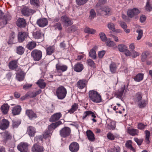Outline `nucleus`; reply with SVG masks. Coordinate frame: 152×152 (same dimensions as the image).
<instances>
[{"label":"nucleus","instance_id":"1","mask_svg":"<svg viewBox=\"0 0 152 152\" xmlns=\"http://www.w3.org/2000/svg\"><path fill=\"white\" fill-rule=\"evenodd\" d=\"M88 95L90 100L94 102L98 103L102 101L101 95L96 91L93 90L89 91Z\"/></svg>","mask_w":152,"mask_h":152},{"label":"nucleus","instance_id":"2","mask_svg":"<svg viewBox=\"0 0 152 152\" xmlns=\"http://www.w3.org/2000/svg\"><path fill=\"white\" fill-rule=\"evenodd\" d=\"M66 89L63 86L58 88L56 91V95L58 99L62 100L66 97L67 94Z\"/></svg>","mask_w":152,"mask_h":152},{"label":"nucleus","instance_id":"3","mask_svg":"<svg viewBox=\"0 0 152 152\" xmlns=\"http://www.w3.org/2000/svg\"><path fill=\"white\" fill-rule=\"evenodd\" d=\"M56 71L59 76L62 75V72L66 71L68 69V66L62 64L58 63L56 65Z\"/></svg>","mask_w":152,"mask_h":152},{"label":"nucleus","instance_id":"4","mask_svg":"<svg viewBox=\"0 0 152 152\" xmlns=\"http://www.w3.org/2000/svg\"><path fill=\"white\" fill-rule=\"evenodd\" d=\"M31 54L33 59L36 61L40 60L42 56V52L41 50L37 49L33 50L31 52Z\"/></svg>","mask_w":152,"mask_h":152},{"label":"nucleus","instance_id":"5","mask_svg":"<svg viewBox=\"0 0 152 152\" xmlns=\"http://www.w3.org/2000/svg\"><path fill=\"white\" fill-rule=\"evenodd\" d=\"M71 133L70 128L67 127H64L60 131L61 136L63 138H65L69 136Z\"/></svg>","mask_w":152,"mask_h":152},{"label":"nucleus","instance_id":"6","mask_svg":"<svg viewBox=\"0 0 152 152\" xmlns=\"http://www.w3.org/2000/svg\"><path fill=\"white\" fill-rule=\"evenodd\" d=\"M61 20L66 26H68L73 24V21L66 15L62 16L61 18Z\"/></svg>","mask_w":152,"mask_h":152},{"label":"nucleus","instance_id":"7","mask_svg":"<svg viewBox=\"0 0 152 152\" xmlns=\"http://www.w3.org/2000/svg\"><path fill=\"white\" fill-rule=\"evenodd\" d=\"M140 12V11L138 9L134 8L132 9L129 10L127 12V15L128 17L132 18L134 16L138 15Z\"/></svg>","mask_w":152,"mask_h":152},{"label":"nucleus","instance_id":"8","mask_svg":"<svg viewBox=\"0 0 152 152\" xmlns=\"http://www.w3.org/2000/svg\"><path fill=\"white\" fill-rule=\"evenodd\" d=\"M28 145L24 142H21L17 146L18 149L21 152H28Z\"/></svg>","mask_w":152,"mask_h":152},{"label":"nucleus","instance_id":"9","mask_svg":"<svg viewBox=\"0 0 152 152\" xmlns=\"http://www.w3.org/2000/svg\"><path fill=\"white\" fill-rule=\"evenodd\" d=\"M69 148L70 151L72 152H77L79 150V145L77 142H73L69 145Z\"/></svg>","mask_w":152,"mask_h":152},{"label":"nucleus","instance_id":"10","mask_svg":"<svg viewBox=\"0 0 152 152\" xmlns=\"http://www.w3.org/2000/svg\"><path fill=\"white\" fill-rule=\"evenodd\" d=\"M48 21L47 18H42L38 19L37 22L38 25L41 27H43L48 25Z\"/></svg>","mask_w":152,"mask_h":152},{"label":"nucleus","instance_id":"11","mask_svg":"<svg viewBox=\"0 0 152 152\" xmlns=\"http://www.w3.org/2000/svg\"><path fill=\"white\" fill-rule=\"evenodd\" d=\"M22 14L25 16H29L35 12V10L30 9L27 7H25L23 8L21 11Z\"/></svg>","mask_w":152,"mask_h":152},{"label":"nucleus","instance_id":"12","mask_svg":"<svg viewBox=\"0 0 152 152\" xmlns=\"http://www.w3.org/2000/svg\"><path fill=\"white\" fill-rule=\"evenodd\" d=\"M11 16L9 14L4 15L2 18V22L0 23V28L4 27V26L7 24V21L11 19Z\"/></svg>","mask_w":152,"mask_h":152},{"label":"nucleus","instance_id":"13","mask_svg":"<svg viewBox=\"0 0 152 152\" xmlns=\"http://www.w3.org/2000/svg\"><path fill=\"white\" fill-rule=\"evenodd\" d=\"M31 150L33 152H43L44 148L41 146L35 144L32 146Z\"/></svg>","mask_w":152,"mask_h":152},{"label":"nucleus","instance_id":"14","mask_svg":"<svg viewBox=\"0 0 152 152\" xmlns=\"http://www.w3.org/2000/svg\"><path fill=\"white\" fill-rule=\"evenodd\" d=\"M26 114L30 119H32L37 117V115L32 110H26Z\"/></svg>","mask_w":152,"mask_h":152},{"label":"nucleus","instance_id":"15","mask_svg":"<svg viewBox=\"0 0 152 152\" xmlns=\"http://www.w3.org/2000/svg\"><path fill=\"white\" fill-rule=\"evenodd\" d=\"M27 35L26 32H19L18 35V40L19 42H22L27 37Z\"/></svg>","mask_w":152,"mask_h":152},{"label":"nucleus","instance_id":"16","mask_svg":"<svg viewBox=\"0 0 152 152\" xmlns=\"http://www.w3.org/2000/svg\"><path fill=\"white\" fill-rule=\"evenodd\" d=\"M25 75L23 72L20 70L16 73V78L18 81H21L23 80Z\"/></svg>","mask_w":152,"mask_h":152},{"label":"nucleus","instance_id":"17","mask_svg":"<svg viewBox=\"0 0 152 152\" xmlns=\"http://www.w3.org/2000/svg\"><path fill=\"white\" fill-rule=\"evenodd\" d=\"M9 122L7 119H3L0 124V129L2 130L7 129L9 126Z\"/></svg>","mask_w":152,"mask_h":152},{"label":"nucleus","instance_id":"18","mask_svg":"<svg viewBox=\"0 0 152 152\" xmlns=\"http://www.w3.org/2000/svg\"><path fill=\"white\" fill-rule=\"evenodd\" d=\"M125 87H122L118 90L116 91L115 93V95L117 98L122 99L121 98L123 95Z\"/></svg>","mask_w":152,"mask_h":152},{"label":"nucleus","instance_id":"19","mask_svg":"<svg viewBox=\"0 0 152 152\" xmlns=\"http://www.w3.org/2000/svg\"><path fill=\"white\" fill-rule=\"evenodd\" d=\"M121 148L118 145H115L112 147L109 148L107 152H120Z\"/></svg>","mask_w":152,"mask_h":152},{"label":"nucleus","instance_id":"20","mask_svg":"<svg viewBox=\"0 0 152 152\" xmlns=\"http://www.w3.org/2000/svg\"><path fill=\"white\" fill-rule=\"evenodd\" d=\"M83 69L84 66L80 62L76 63L74 67V71L77 72H81Z\"/></svg>","mask_w":152,"mask_h":152},{"label":"nucleus","instance_id":"21","mask_svg":"<svg viewBox=\"0 0 152 152\" xmlns=\"http://www.w3.org/2000/svg\"><path fill=\"white\" fill-rule=\"evenodd\" d=\"M87 84V82L85 80H81L78 81L77 83V86L80 89H83L85 87Z\"/></svg>","mask_w":152,"mask_h":152},{"label":"nucleus","instance_id":"22","mask_svg":"<svg viewBox=\"0 0 152 152\" xmlns=\"http://www.w3.org/2000/svg\"><path fill=\"white\" fill-rule=\"evenodd\" d=\"M3 141L6 142L7 141L11 139V136L10 134L7 131H5L1 133Z\"/></svg>","mask_w":152,"mask_h":152},{"label":"nucleus","instance_id":"23","mask_svg":"<svg viewBox=\"0 0 152 152\" xmlns=\"http://www.w3.org/2000/svg\"><path fill=\"white\" fill-rule=\"evenodd\" d=\"M107 128L109 129L113 130L115 128V123L114 121L110 120H108L106 122Z\"/></svg>","mask_w":152,"mask_h":152},{"label":"nucleus","instance_id":"24","mask_svg":"<svg viewBox=\"0 0 152 152\" xmlns=\"http://www.w3.org/2000/svg\"><path fill=\"white\" fill-rule=\"evenodd\" d=\"M61 116V114L60 113H56L51 116L50 119V121L52 122L56 121L58 120Z\"/></svg>","mask_w":152,"mask_h":152},{"label":"nucleus","instance_id":"25","mask_svg":"<svg viewBox=\"0 0 152 152\" xmlns=\"http://www.w3.org/2000/svg\"><path fill=\"white\" fill-rule=\"evenodd\" d=\"M9 66L10 69L14 70L17 68L18 66V60H14L10 62L9 64Z\"/></svg>","mask_w":152,"mask_h":152},{"label":"nucleus","instance_id":"26","mask_svg":"<svg viewBox=\"0 0 152 152\" xmlns=\"http://www.w3.org/2000/svg\"><path fill=\"white\" fill-rule=\"evenodd\" d=\"M10 108V106L7 104H4L1 107L0 109L4 114H6L8 113Z\"/></svg>","mask_w":152,"mask_h":152},{"label":"nucleus","instance_id":"27","mask_svg":"<svg viewBox=\"0 0 152 152\" xmlns=\"http://www.w3.org/2000/svg\"><path fill=\"white\" fill-rule=\"evenodd\" d=\"M17 26L20 27H24L26 25L25 20L23 18H19L17 20L16 23Z\"/></svg>","mask_w":152,"mask_h":152},{"label":"nucleus","instance_id":"28","mask_svg":"<svg viewBox=\"0 0 152 152\" xmlns=\"http://www.w3.org/2000/svg\"><path fill=\"white\" fill-rule=\"evenodd\" d=\"M21 110V108L20 106L18 105L13 107L12 109V113L14 115L19 114Z\"/></svg>","mask_w":152,"mask_h":152},{"label":"nucleus","instance_id":"29","mask_svg":"<svg viewBox=\"0 0 152 152\" xmlns=\"http://www.w3.org/2000/svg\"><path fill=\"white\" fill-rule=\"evenodd\" d=\"M27 132L29 136L34 137L36 132L34 127L30 126L28 127Z\"/></svg>","mask_w":152,"mask_h":152},{"label":"nucleus","instance_id":"30","mask_svg":"<svg viewBox=\"0 0 152 152\" xmlns=\"http://www.w3.org/2000/svg\"><path fill=\"white\" fill-rule=\"evenodd\" d=\"M15 42L16 38L15 33L14 32H12L11 34L8 43L9 45H11L12 44L15 43Z\"/></svg>","mask_w":152,"mask_h":152},{"label":"nucleus","instance_id":"31","mask_svg":"<svg viewBox=\"0 0 152 152\" xmlns=\"http://www.w3.org/2000/svg\"><path fill=\"white\" fill-rule=\"evenodd\" d=\"M43 34H42L40 30H38L34 32L33 33V36L34 38L39 39H41Z\"/></svg>","mask_w":152,"mask_h":152},{"label":"nucleus","instance_id":"32","mask_svg":"<svg viewBox=\"0 0 152 152\" xmlns=\"http://www.w3.org/2000/svg\"><path fill=\"white\" fill-rule=\"evenodd\" d=\"M37 45L35 42L32 41L28 42L26 45V47L29 50H32L35 48Z\"/></svg>","mask_w":152,"mask_h":152},{"label":"nucleus","instance_id":"33","mask_svg":"<svg viewBox=\"0 0 152 152\" xmlns=\"http://www.w3.org/2000/svg\"><path fill=\"white\" fill-rule=\"evenodd\" d=\"M119 24L120 26L126 33L128 34L130 32V29H127V26L125 22L120 21L119 22Z\"/></svg>","mask_w":152,"mask_h":152},{"label":"nucleus","instance_id":"34","mask_svg":"<svg viewBox=\"0 0 152 152\" xmlns=\"http://www.w3.org/2000/svg\"><path fill=\"white\" fill-rule=\"evenodd\" d=\"M86 134L89 140L91 141H94L95 139L94 134L93 132L90 130H88L86 132Z\"/></svg>","mask_w":152,"mask_h":152},{"label":"nucleus","instance_id":"35","mask_svg":"<svg viewBox=\"0 0 152 152\" xmlns=\"http://www.w3.org/2000/svg\"><path fill=\"white\" fill-rule=\"evenodd\" d=\"M61 123H62L60 121H59L54 123H52L48 126V130H50V131H51L54 129L57 126L61 124Z\"/></svg>","mask_w":152,"mask_h":152},{"label":"nucleus","instance_id":"36","mask_svg":"<svg viewBox=\"0 0 152 152\" xmlns=\"http://www.w3.org/2000/svg\"><path fill=\"white\" fill-rule=\"evenodd\" d=\"M128 133L132 136L138 135L139 133L138 130L137 129L133 128H129L128 129Z\"/></svg>","mask_w":152,"mask_h":152},{"label":"nucleus","instance_id":"37","mask_svg":"<svg viewBox=\"0 0 152 152\" xmlns=\"http://www.w3.org/2000/svg\"><path fill=\"white\" fill-rule=\"evenodd\" d=\"M145 8V10L148 12H150L152 11V5L150 0H147Z\"/></svg>","mask_w":152,"mask_h":152},{"label":"nucleus","instance_id":"38","mask_svg":"<svg viewBox=\"0 0 152 152\" xmlns=\"http://www.w3.org/2000/svg\"><path fill=\"white\" fill-rule=\"evenodd\" d=\"M36 84L42 89L44 88L46 86V83L44 82V80L42 79L38 80Z\"/></svg>","mask_w":152,"mask_h":152},{"label":"nucleus","instance_id":"39","mask_svg":"<svg viewBox=\"0 0 152 152\" xmlns=\"http://www.w3.org/2000/svg\"><path fill=\"white\" fill-rule=\"evenodd\" d=\"M25 51L24 48L22 46H18L16 47V52L18 54H23Z\"/></svg>","mask_w":152,"mask_h":152},{"label":"nucleus","instance_id":"40","mask_svg":"<svg viewBox=\"0 0 152 152\" xmlns=\"http://www.w3.org/2000/svg\"><path fill=\"white\" fill-rule=\"evenodd\" d=\"M95 47L91 49L89 53V56L93 59H95L96 58V53L95 50Z\"/></svg>","mask_w":152,"mask_h":152},{"label":"nucleus","instance_id":"41","mask_svg":"<svg viewBox=\"0 0 152 152\" xmlns=\"http://www.w3.org/2000/svg\"><path fill=\"white\" fill-rule=\"evenodd\" d=\"M55 49L53 46H50L47 47L46 49L47 54V55H50L54 53Z\"/></svg>","mask_w":152,"mask_h":152},{"label":"nucleus","instance_id":"42","mask_svg":"<svg viewBox=\"0 0 152 152\" xmlns=\"http://www.w3.org/2000/svg\"><path fill=\"white\" fill-rule=\"evenodd\" d=\"M78 108V105L77 104L74 103L72 105L71 108L68 110V112L72 114L74 113L76 111Z\"/></svg>","mask_w":152,"mask_h":152},{"label":"nucleus","instance_id":"43","mask_svg":"<svg viewBox=\"0 0 152 152\" xmlns=\"http://www.w3.org/2000/svg\"><path fill=\"white\" fill-rule=\"evenodd\" d=\"M150 54V52L148 51H145L143 52L141 55V60L142 62H144Z\"/></svg>","mask_w":152,"mask_h":152},{"label":"nucleus","instance_id":"44","mask_svg":"<svg viewBox=\"0 0 152 152\" xmlns=\"http://www.w3.org/2000/svg\"><path fill=\"white\" fill-rule=\"evenodd\" d=\"M110 70L112 73H115L117 69L116 64L114 62H112L110 65Z\"/></svg>","mask_w":152,"mask_h":152},{"label":"nucleus","instance_id":"45","mask_svg":"<svg viewBox=\"0 0 152 152\" xmlns=\"http://www.w3.org/2000/svg\"><path fill=\"white\" fill-rule=\"evenodd\" d=\"M143 78V74L141 73H139L135 76L134 79V80L137 82H140L142 80Z\"/></svg>","mask_w":152,"mask_h":152},{"label":"nucleus","instance_id":"46","mask_svg":"<svg viewBox=\"0 0 152 152\" xmlns=\"http://www.w3.org/2000/svg\"><path fill=\"white\" fill-rule=\"evenodd\" d=\"M84 31L85 33L89 34H94L95 33L96 31L95 30L90 28L87 27L85 28Z\"/></svg>","mask_w":152,"mask_h":152},{"label":"nucleus","instance_id":"47","mask_svg":"<svg viewBox=\"0 0 152 152\" xmlns=\"http://www.w3.org/2000/svg\"><path fill=\"white\" fill-rule=\"evenodd\" d=\"M145 142L148 144L150 142L149 138L150 136V133L149 131L145 130Z\"/></svg>","mask_w":152,"mask_h":152},{"label":"nucleus","instance_id":"48","mask_svg":"<svg viewBox=\"0 0 152 152\" xmlns=\"http://www.w3.org/2000/svg\"><path fill=\"white\" fill-rule=\"evenodd\" d=\"M119 50L121 52H124L126 50L127 47L126 45L123 44L119 45L118 46Z\"/></svg>","mask_w":152,"mask_h":152},{"label":"nucleus","instance_id":"49","mask_svg":"<svg viewBox=\"0 0 152 152\" xmlns=\"http://www.w3.org/2000/svg\"><path fill=\"white\" fill-rule=\"evenodd\" d=\"M146 101L143 100L138 102V106L140 108H143L146 106Z\"/></svg>","mask_w":152,"mask_h":152},{"label":"nucleus","instance_id":"50","mask_svg":"<svg viewBox=\"0 0 152 152\" xmlns=\"http://www.w3.org/2000/svg\"><path fill=\"white\" fill-rule=\"evenodd\" d=\"M132 141L129 140L127 141L125 144L126 146L128 148L132 151L134 152L135 151V150L134 149L132 145Z\"/></svg>","mask_w":152,"mask_h":152},{"label":"nucleus","instance_id":"51","mask_svg":"<svg viewBox=\"0 0 152 152\" xmlns=\"http://www.w3.org/2000/svg\"><path fill=\"white\" fill-rule=\"evenodd\" d=\"M100 9L103 11L105 12V15H108L110 14L111 10L108 7H106L104 8H100Z\"/></svg>","mask_w":152,"mask_h":152},{"label":"nucleus","instance_id":"52","mask_svg":"<svg viewBox=\"0 0 152 152\" xmlns=\"http://www.w3.org/2000/svg\"><path fill=\"white\" fill-rule=\"evenodd\" d=\"M87 62L88 65L91 68H95V64L93 61L91 59H88Z\"/></svg>","mask_w":152,"mask_h":152},{"label":"nucleus","instance_id":"53","mask_svg":"<svg viewBox=\"0 0 152 152\" xmlns=\"http://www.w3.org/2000/svg\"><path fill=\"white\" fill-rule=\"evenodd\" d=\"M106 44L107 45L110 47H115L116 45L112 41H111L110 39H107L106 41Z\"/></svg>","mask_w":152,"mask_h":152},{"label":"nucleus","instance_id":"54","mask_svg":"<svg viewBox=\"0 0 152 152\" xmlns=\"http://www.w3.org/2000/svg\"><path fill=\"white\" fill-rule=\"evenodd\" d=\"M142 98V95L140 93H137L136 94L134 98L135 101L136 102H139L141 100Z\"/></svg>","mask_w":152,"mask_h":152},{"label":"nucleus","instance_id":"55","mask_svg":"<svg viewBox=\"0 0 152 152\" xmlns=\"http://www.w3.org/2000/svg\"><path fill=\"white\" fill-rule=\"evenodd\" d=\"M96 16V13L93 9H92L90 12V15L89 18L91 20L93 19Z\"/></svg>","mask_w":152,"mask_h":152},{"label":"nucleus","instance_id":"56","mask_svg":"<svg viewBox=\"0 0 152 152\" xmlns=\"http://www.w3.org/2000/svg\"><path fill=\"white\" fill-rule=\"evenodd\" d=\"M51 132H52L50 131V130H48H48H46L43 134V137L45 139L50 137L51 134Z\"/></svg>","mask_w":152,"mask_h":152},{"label":"nucleus","instance_id":"57","mask_svg":"<svg viewBox=\"0 0 152 152\" xmlns=\"http://www.w3.org/2000/svg\"><path fill=\"white\" fill-rule=\"evenodd\" d=\"M136 32L138 33V35L137 37V40H140L142 37L143 35V31L141 29H137Z\"/></svg>","mask_w":152,"mask_h":152},{"label":"nucleus","instance_id":"58","mask_svg":"<svg viewBox=\"0 0 152 152\" xmlns=\"http://www.w3.org/2000/svg\"><path fill=\"white\" fill-rule=\"evenodd\" d=\"M76 30V27L74 26H72L69 27L66 30V32L68 33H70L71 32H74Z\"/></svg>","mask_w":152,"mask_h":152},{"label":"nucleus","instance_id":"59","mask_svg":"<svg viewBox=\"0 0 152 152\" xmlns=\"http://www.w3.org/2000/svg\"><path fill=\"white\" fill-rule=\"evenodd\" d=\"M88 0H76L77 4L78 5H81L86 4Z\"/></svg>","mask_w":152,"mask_h":152},{"label":"nucleus","instance_id":"60","mask_svg":"<svg viewBox=\"0 0 152 152\" xmlns=\"http://www.w3.org/2000/svg\"><path fill=\"white\" fill-rule=\"evenodd\" d=\"M106 0H99L98 3L96 4V6L97 7H101L102 5L104 4L106 2Z\"/></svg>","mask_w":152,"mask_h":152},{"label":"nucleus","instance_id":"61","mask_svg":"<svg viewBox=\"0 0 152 152\" xmlns=\"http://www.w3.org/2000/svg\"><path fill=\"white\" fill-rule=\"evenodd\" d=\"M99 36L100 37L101 40L104 42L106 41L107 40V37L105 34L103 32H101L99 34Z\"/></svg>","mask_w":152,"mask_h":152},{"label":"nucleus","instance_id":"62","mask_svg":"<svg viewBox=\"0 0 152 152\" xmlns=\"http://www.w3.org/2000/svg\"><path fill=\"white\" fill-rule=\"evenodd\" d=\"M37 96L35 92H29L27 93L26 94V97H34Z\"/></svg>","mask_w":152,"mask_h":152},{"label":"nucleus","instance_id":"63","mask_svg":"<svg viewBox=\"0 0 152 152\" xmlns=\"http://www.w3.org/2000/svg\"><path fill=\"white\" fill-rule=\"evenodd\" d=\"M30 2L31 5L35 6H38L39 3V0H30Z\"/></svg>","mask_w":152,"mask_h":152},{"label":"nucleus","instance_id":"64","mask_svg":"<svg viewBox=\"0 0 152 152\" xmlns=\"http://www.w3.org/2000/svg\"><path fill=\"white\" fill-rule=\"evenodd\" d=\"M107 27L109 29L113 31L115 30V25L113 23H109L107 24Z\"/></svg>","mask_w":152,"mask_h":152}]
</instances>
